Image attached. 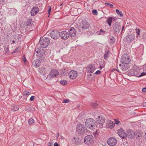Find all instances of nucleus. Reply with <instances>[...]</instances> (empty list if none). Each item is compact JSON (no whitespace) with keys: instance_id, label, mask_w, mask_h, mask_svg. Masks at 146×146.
I'll use <instances>...</instances> for the list:
<instances>
[{"instance_id":"1","label":"nucleus","mask_w":146,"mask_h":146,"mask_svg":"<svg viewBox=\"0 0 146 146\" xmlns=\"http://www.w3.org/2000/svg\"><path fill=\"white\" fill-rule=\"evenodd\" d=\"M96 127L102 128L105 122V118L102 116H99L96 119Z\"/></svg>"},{"instance_id":"2","label":"nucleus","mask_w":146,"mask_h":146,"mask_svg":"<svg viewBox=\"0 0 146 146\" xmlns=\"http://www.w3.org/2000/svg\"><path fill=\"white\" fill-rule=\"evenodd\" d=\"M85 125L86 127L91 129L94 127H96V125L95 122L94 120L92 118H89L86 119L85 122Z\"/></svg>"},{"instance_id":"3","label":"nucleus","mask_w":146,"mask_h":146,"mask_svg":"<svg viewBox=\"0 0 146 146\" xmlns=\"http://www.w3.org/2000/svg\"><path fill=\"white\" fill-rule=\"evenodd\" d=\"M50 43L49 38L47 37L40 38L39 43L42 48H45L47 47Z\"/></svg>"},{"instance_id":"4","label":"nucleus","mask_w":146,"mask_h":146,"mask_svg":"<svg viewBox=\"0 0 146 146\" xmlns=\"http://www.w3.org/2000/svg\"><path fill=\"white\" fill-rule=\"evenodd\" d=\"M86 128L85 127L84 125L80 124H78L76 129V132L78 134H84L86 132Z\"/></svg>"},{"instance_id":"5","label":"nucleus","mask_w":146,"mask_h":146,"mask_svg":"<svg viewBox=\"0 0 146 146\" xmlns=\"http://www.w3.org/2000/svg\"><path fill=\"white\" fill-rule=\"evenodd\" d=\"M121 60L122 64H129L131 60L130 57L128 55L124 54L121 56Z\"/></svg>"},{"instance_id":"6","label":"nucleus","mask_w":146,"mask_h":146,"mask_svg":"<svg viewBox=\"0 0 146 146\" xmlns=\"http://www.w3.org/2000/svg\"><path fill=\"white\" fill-rule=\"evenodd\" d=\"M94 139V137L92 135H88L84 138V143L86 144L89 145L93 142Z\"/></svg>"},{"instance_id":"7","label":"nucleus","mask_w":146,"mask_h":146,"mask_svg":"<svg viewBox=\"0 0 146 146\" xmlns=\"http://www.w3.org/2000/svg\"><path fill=\"white\" fill-rule=\"evenodd\" d=\"M140 70L137 67H134L133 69L130 70L129 71V74L131 76H134L137 77L139 76V73Z\"/></svg>"},{"instance_id":"8","label":"nucleus","mask_w":146,"mask_h":146,"mask_svg":"<svg viewBox=\"0 0 146 146\" xmlns=\"http://www.w3.org/2000/svg\"><path fill=\"white\" fill-rule=\"evenodd\" d=\"M35 54L39 57H42L45 55V51L43 49L37 48L35 50Z\"/></svg>"},{"instance_id":"9","label":"nucleus","mask_w":146,"mask_h":146,"mask_svg":"<svg viewBox=\"0 0 146 146\" xmlns=\"http://www.w3.org/2000/svg\"><path fill=\"white\" fill-rule=\"evenodd\" d=\"M113 28L116 33H119L121 29V27L119 23L117 22L113 24Z\"/></svg>"},{"instance_id":"10","label":"nucleus","mask_w":146,"mask_h":146,"mask_svg":"<svg viewBox=\"0 0 146 146\" xmlns=\"http://www.w3.org/2000/svg\"><path fill=\"white\" fill-rule=\"evenodd\" d=\"M59 33H60L56 30L52 31H50V35L52 38L56 39L58 38Z\"/></svg>"},{"instance_id":"11","label":"nucleus","mask_w":146,"mask_h":146,"mask_svg":"<svg viewBox=\"0 0 146 146\" xmlns=\"http://www.w3.org/2000/svg\"><path fill=\"white\" fill-rule=\"evenodd\" d=\"M118 134L122 139H125L127 137V133L122 129L121 128L118 130Z\"/></svg>"},{"instance_id":"12","label":"nucleus","mask_w":146,"mask_h":146,"mask_svg":"<svg viewBox=\"0 0 146 146\" xmlns=\"http://www.w3.org/2000/svg\"><path fill=\"white\" fill-rule=\"evenodd\" d=\"M81 26L83 29L86 30L89 28L90 23L87 21L84 20L82 22Z\"/></svg>"},{"instance_id":"13","label":"nucleus","mask_w":146,"mask_h":146,"mask_svg":"<svg viewBox=\"0 0 146 146\" xmlns=\"http://www.w3.org/2000/svg\"><path fill=\"white\" fill-rule=\"evenodd\" d=\"M59 36L62 39L66 40L69 37V34L66 31H62L59 33Z\"/></svg>"},{"instance_id":"14","label":"nucleus","mask_w":146,"mask_h":146,"mask_svg":"<svg viewBox=\"0 0 146 146\" xmlns=\"http://www.w3.org/2000/svg\"><path fill=\"white\" fill-rule=\"evenodd\" d=\"M135 38V36L133 34H128L126 37L125 39L129 43L133 41Z\"/></svg>"},{"instance_id":"15","label":"nucleus","mask_w":146,"mask_h":146,"mask_svg":"<svg viewBox=\"0 0 146 146\" xmlns=\"http://www.w3.org/2000/svg\"><path fill=\"white\" fill-rule=\"evenodd\" d=\"M68 75L70 78L74 79L77 76L78 73L76 71L71 70L68 73Z\"/></svg>"},{"instance_id":"16","label":"nucleus","mask_w":146,"mask_h":146,"mask_svg":"<svg viewBox=\"0 0 146 146\" xmlns=\"http://www.w3.org/2000/svg\"><path fill=\"white\" fill-rule=\"evenodd\" d=\"M39 9L38 7L34 6L31 9L30 12L31 15V16L35 15L39 12Z\"/></svg>"},{"instance_id":"17","label":"nucleus","mask_w":146,"mask_h":146,"mask_svg":"<svg viewBox=\"0 0 146 146\" xmlns=\"http://www.w3.org/2000/svg\"><path fill=\"white\" fill-rule=\"evenodd\" d=\"M117 143V140L115 138L111 137L108 140V143L110 145L113 146L115 145Z\"/></svg>"},{"instance_id":"18","label":"nucleus","mask_w":146,"mask_h":146,"mask_svg":"<svg viewBox=\"0 0 146 146\" xmlns=\"http://www.w3.org/2000/svg\"><path fill=\"white\" fill-rule=\"evenodd\" d=\"M59 74L58 70L55 69H52L49 73V75L52 77H56Z\"/></svg>"},{"instance_id":"19","label":"nucleus","mask_w":146,"mask_h":146,"mask_svg":"<svg viewBox=\"0 0 146 146\" xmlns=\"http://www.w3.org/2000/svg\"><path fill=\"white\" fill-rule=\"evenodd\" d=\"M120 69L123 71H125L127 70L130 68L129 65L128 64L123 63L121 65V64L119 65Z\"/></svg>"},{"instance_id":"20","label":"nucleus","mask_w":146,"mask_h":146,"mask_svg":"<svg viewBox=\"0 0 146 146\" xmlns=\"http://www.w3.org/2000/svg\"><path fill=\"white\" fill-rule=\"evenodd\" d=\"M69 35H70L71 37H74L75 36L76 34V30L73 27L70 28L69 30Z\"/></svg>"},{"instance_id":"21","label":"nucleus","mask_w":146,"mask_h":146,"mask_svg":"<svg viewBox=\"0 0 146 146\" xmlns=\"http://www.w3.org/2000/svg\"><path fill=\"white\" fill-rule=\"evenodd\" d=\"M95 69V66L92 64H90L87 67L88 72L89 73H93Z\"/></svg>"},{"instance_id":"22","label":"nucleus","mask_w":146,"mask_h":146,"mask_svg":"<svg viewBox=\"0 0 146 146\" xmlns=\"http://www.w3.org/2000/svg\"><path fill=\"white\" fill-rule=\"evenodd\" d=\"M106 126L108 128L112 129L115 126V123L111 120H108L106 123Z\"/></svg>"},{"instance_id":"23","label":"nucleus","mask_w":146,"mask_h":146,"mask_svg":"<svg viewBox=\"0 0 146 146\" xmlns=\"http://www.w3.org/2000/svg\"><path fill=\"white\" fill-rule=\"evenodd\" d=\"M40 62L39 60L36 59L32 62V65L36 68L38 67L40 65Z\"/></svg>"},{"instance_id":"24","label":"nucleus","mask_w":146,"mask_h":146,"mask_svg":"<svg viewBox=\"0 0 146 146\" xmlns=\"http://www.w3.org/2000/svg\"><path fill=\"white\" fill-rule=\"evenodd\" d=\"M127 137L131 139L133 138L134 135V132L132 130H129L127 132Z\"/></svg>"},{"instance_id":"25","label":"nucleus","mask_w":146,"mask_h":146,"mask_svg":"<svg viewBox=\"0 0 146 146\" xmlns=\"http://www.w3.org/2000/svg\"><path fill=\"white\" fill-rule=\"evenodd\" d=\"M72 141L73 143L77 145H79L81 143L80 139L78 137H74Z\"/></svg>"},{"instance_id":"26","label":"nucleus","mask_w":146,"mask_h":146,"mask_svg":"<svg viewBox=\"0 0 146 146\" xmlns=\"http://www.w3.org/2000/svg\"><path fill=\"white\" fill-rule=\"evenodd\" d=\"M33 22L31 19H28L25 23V26H27V27L28 26L30 27L32 26L33 24Z\"/></svg>"},{"instance_id":"27","label":"nucleus","mask_w":146,"mask_h":146,"mask_svg":"<svg viewBox=\"0 0 146 146\" xmlns=\"http://www.w3.org/2000/svg\"><path fill=\"white\" fill-rule=\"evenodd\" d=\"M60 72L63 75L65 76L68 73V70L64 68L62 69L61 70Z\"/></svg>"},{"instance_id":"28","label":"nucleus","mask_w":146,"mask_h":146,"mask_svg":"<svg viewBox=\"0 0 146 146\" xmlns=\"http://www.w3.org/2000/svg\"><path fill=\"white\" fill-rule=\"evenodd\" d=\"M31 94V92H29L27 90H24L23 92L24 95L25 96L27 97L29 95H30Z\"/></svg>"},{"instance_id":"29","label":"nucleus","mask_w":146,"mask_h":146,"mask_svg":"<svg viewBox=\"0 0 146 146\" xmlns=\"http://www.w3.org/2000/svg\"><path fill=\"white\" fill-rule=\"evenodd\" d=\"M112 21L113 18L112 17H110L107 19V21L109 26H110L111 25Z\"/></svg>"},{"instance_id":"30","label":"nucleus","mask_w":146,"mask_h":146,"mask_svg":"<svg viewBox=\"0 0 146 146\" xmlns=\"http://www.w3.org/2000/svg\"><path fill=\"white\" fill-rule=\"evenodd\" d=\"M105 54L104 56V58L105 59H107L108 57V55H109L110 52L109 51H105Z\"/></svg>"},{"instance_id":"31","label":"nucleus","mask_w":146,"mask_h":146,"mask_svg":"<svg viewBox=\"0 0 146 146\" xmlns=\"http://www.w3.org/2000/svg\"><path fill=\"white\" fill-rule=\"evenodd\" d=\"M135 31L137 35L136 36V38H138V37H140V29L138 28H136L135 29Z\"/></svg>"},{"instance_id":"32","label":"nucleus","mask_w":146,"mask_h":146,"mask_svg":"<svg viewBox=\"0 0 146 146\" xmlns=\"http://www.w3.org/2000/svg\"><path fill=\"white\" fill-rule=\"evenodd\" d=\"M20 49L21 47L19 46H18L14 50L12 53L18 52Z\"/></svg>"},{"instance_id":"33","label":"nucleus","mask_w":146,"mask_h":146,"mask_svg":"<svg viewBox=\"0 0 146 146\" xmlns=\"http://www.w3.org/2000/svg\"><path fill=\"white\" fill-rule=\"evenodd\" d=\"M35 122L34 120L32 118H31L28 121V123L30 125H32Z\"/></svg>"},{"instance_id":"34","label":"nucleus","mask_w":146,"mask_h":146,"mask_svg":"<svg viewBox=\"0 0 146 146\" xmlns=\"http://www.w3.org/2000/svg\"><path fill=\"white\" fill-rule=\"evenodd\" d=\"M60 83L62 85H66L67 84V82L66 80H62L60 81Z\"/></svg>"},{"instance_id":"35","label":"nucleus","mask_w":146,"mask_h":146,"mask_svg":"<svg viewBox=\"0 0 146 146\" xmlns=\"http://www.w3.org/2000/svg\"><path fill=\"white\" fill-rule=\"evenodd\" d=\"M19 106H15L14 107L11 108V110L13 111H16L19 110Z\"/></svg>"},{"instance_id":"36","label":"nucleus","mask_w":146,"mask_h":146,"mask_svg":"<svg viewBox=\"0 0 146 146\" xmlns=\"http://www.w3.org/2000/svg\"><path fill=\"white\" fill-rule=\"evenodd\" d=\"M91 105L92 107L94 108H96L98 106V104L96 102L92 103L91 104Z\"/></svg>"},{"instance_id":"37","label":"nucleus","mask_w":146,"mask_h":146,"mask_svg":"<svg viewBox=\"0 0 146 146\" xmlns=\"http://www.w3.org/2000/svg\"><path fill=\"white\" fill-rule=\"evenodd\" d=\"M114 121L115 123L118 125H120L121 124L120 122L116 119H114Z\"/></svg>"},{"instance_id":"38","label":"nucleus","mask_w":146,"mask_h":146,"mask_svg":"<svg viewBox=\"0 0 146 146\" xmlns=\"http://www.w3.org/2000/svg\"><path fill=\"white\" fill-rule=\"evenodd\" d=\"M92 13L95 15H98V11L96 10H93L92 11Z\"/></svg>"},{"instance_id":"39","label":"nucleus","mask_w":146,"mask_h":146,"mask_svg":"<svg viewBox=\"0 0 146 146\" xmlns=\"http://www.w3.org/2000/svg\"><path fill=\"white\" fill-rule=\"evenodd\" d=\"M146 74V73L144 72H142V73H141V74H140V73L139 72V76H138L137 77H140L141 76H143Z\"/></svg>"},{"instance_id":"40","label":"nucleus","mask_w":146,"mask_h":146,"mask_svg":"<svg viewBox=\"0 0 146 146\" xmlns=\"http://www.w3.org/2000/svg\"><path fill=\"white\" fill-rule=\"evenodd\" d=\"M105 32V31L103 30H102V29H101L100 30V33H98V34L99 35H103Z\"/></svg>"},{"instance_id":"41","label":"nucleus","mask_w":146,"mask_h":146,"mask_svg":"<svg viewBox=\"0 0 146 146\" xmlns=\"http://www.w3.org/2000/svg\"><path fill=\"white\" fill-rule=\"evenodd\" d=\"M70 100L69 99H64L63 100L62 102L64 103H66L70 102Z\"/></svg>"},{"instance_id":"42","label":"nucleus","mask_w":146,"mask_h":146,"mask_svg":"<svg viewBox=\"0 0 146 146\" xmlns=\"http://www.w3.org/2000/svg\"><path fill=\"white\" fill-rule=\"evenodd\" d=\"M118 15H120V17L123 16V14L122 12L120 11L117 13Z\"/></svg>"},{"instance_id":"43","label":"nucleus","mask_w":146,"mask_h":146,"mask_svg":"<svg viewBox=\"0 0 146 146\" xmlns=\"http://www.w3.org/2000/svg\"><path fill=\"white\" fill-rule=\"evenodd\" d=\"M105 4L106 5H109V6H110L111 8H112L113 7V5L108 3H106Z\"/></svg>"},{"instance_id":"44","label":"nucleus","mask_w":146,"mask_h":146,"mask_svg":"<svg viewBox=\"0 0 146 146\" xmlns=\"http://www.w3.org/2000/svg\"><path fill=\"white\" fill-rule=\"evenodd\" d=\"M5 52L6 53L9 52V49L8 47H6L4 49Z\"/></svg>"},{"instance_id":"45","label":"nucleus","mask_w":146,"mask_h":146,"mask_svg":"<svg viewBox=\"0 0 146 146\" xmlns=\"http://www.w3.org/2000/svg\"><path fill=\"white\" fill-rule=\"evenodd\" d=\"M35 97L34 96H31L30 98V100L31 101H34V100L35 99Z\"/></svg>"},{"instance_id":"46","label":"nucleus","mask_w":146,"mask_h":146,"mask_svg":"<svg viewBox=\"0 0 146 146\" xmlns=\"http://www.w3.org/2000/svg\"><path fill=\"white\" fill-rule=\"evenodd\" d=\"M110 40H111V43H113L115 41V39L113 37H112V38H111Z\"/></svg>"},{"instance_id":"47","label":"nucleus","mask_w":146,"mask_h":146,"mask_svg":"<svg viewBox=\"0 0 146 146\" xmlns=\"http://www.w3.org/2000/svg\"><path fill=\"white\" fill-rule=\"evenodd\" d=\"M101 72L100 70H98L95 73V74H100Z\"/></svg>"},{"instance_id":"48","label":"nucleus","mask_w":146,"mask_h":146,"mask_svg":"<svg viewBox=\"0 0 146 146\" xmlns=\"http://www.w3.org/2000/svg\"><path fill=\"white\" fill-rule=\"evenodd\" d=\"M49 8L48 9V13L49 14V15L50 12V11H51V8L50 6H49Z\"/></svg>"},{"instance_id":"49","label":"nucleus","mask_w":146,"mask_h":146,"mask_svg":"<svg viewBox=\"0 0 146 146\" xmlns=\"http://www.w3.org/2000/svg\"><path fill=\"white\" fill-rule=\"evenodd\" d=\"M142 91L143 92H146V87L142 89Z\"/></svg>"},{"instance_id":"50","label":"nucleus","mask_w":146,"mask_h":146,"mask_svg":"<svg viewBox=\"0 0 146 146\" xmlns=\"http://www.w3.org/2000/svg\"><path fill=\"white\" fill-rule=\"evenodd\" d=\"M54 146H59V145L57 143L55 142L54 144Z\"/></svg>"},{"instance_id":"51","label":"nucleus","mask_w":146,"mask_h":146,"mask_svg":"<svg viewBox=\"0 0 146 146\" xmlns=\"http://www.w3.org/2000/svg\"><path fill=\"white\" fill-rule=\"evenodd\" d=\"M143 69L145 71H146V64L143 66Z\"/></svg>"},{"instance_id":"52","label":"nucleus","mask_w":146,"mask_h":146,"mask_svg":"<svg viewBox=\"0 0 146 146\" xmlns=\"http://www.w3.org/2000/svg\"><path fill=\"white\" fill-rule=\"evenodd\" d=\"M112 18H113V21L114 20H116V17H113Z\"/></svg>"},{"instance_id":"53","label":"nucleus","mask_w":146,"mask_h":146,"mask_svg":"<svg viewBox=\"0 0 146 146\" xmlns=\"http://www.w3.org/2000/svg\"><path fill=\"white\" fill-rule=\"evenodd\" d=\"M115 11H116L117 13L118 12H119V10L117 9H116Z\"/></svg>"},{"instance_id":"54","label":"nucleus","mask_w":146,"mask_h":146,"mask_svg":"<svg viewBox=\"0 0 146 146\" xmlns=\"http://www.w3.org/2000/svg\"><path fill=\"white\" fill-rule=\"evenodd\" d=\"M124 26H123L122 27V31H121V34L123 32V29H124Z\"/></svg>"},{"instance_id":"55","label":"nucleus","mask_w":146,"mask_h":146,"mask_svg":"<svg viewBox=\"0 0 146 146\" xmlns=\"http://www.w3.org/2000/svg\"><path fill=\"white\" fill-rule=\"evenodd\" d=\"M143 105L145 107H146V102H144Z\"/></svg>"},{"instance_id":"56","label":"nucleus","mask_w":146,"mask_h":146,"mask_svg":"<svg viewBox=\"0 0 146 146\" xmlns=\"http://www.w3.org/2000/svg\"><path fill=\"white\" fill-rule=\"evenodd\" d=\"M23 60L25 62H26V58H23Z\"/></svg>"},{"instance_id":"57","label":"nucleus","mask_w":146,"mask_h":146,"mask_svg":"<svg viewBox=\"0 0 146 146\" xmlns=\"http://www.w3.org/2000/svg\"><path fill=\"white\" fill-rule=\"evenodd\" d=\"M100 69H101L103 67L101 65H100Z\"/></svg>"},{"instance_id":"58","label":"nucleus","mask_w":146,"mask_h":146,"mask_svg":"<svg viewBox=\"0 0 146 146\" xmlns=\"http://www.w3.org/2000/svg\"><path fill=\"white\" fill-rule=\"evenodd\" d=\"M48 146H52V145H51V143H49L48 145Z\"/></svg>"},{"instance_id":"59","label":"nucleus","mask_w":146,"mask_h":146,"mask_svg":"<svg viewBox=\"0 0 146 146\" xmlns=\"http://www.w3.org/2000/svg\"><path fill=\"white\" fill-rule=\"evenodd\" d=\"M12 43H15V41L14 40H13Z\"/></svg>"},{"instance_id":"60","label":"nucleus","mask_w":146,"mask_h":146,"mask_svg":"<svg viewBox=\"0 0 146 146\" xmlns=\"http://www.w3.org/2000/svg\"><path fill=\"white\" fill-rule=\"evenodd\" d=\"M117 70V71L119 72V71H118V70H117L116 69H114L113 70Z\"/></svg>"},{"instance_id":"61","label":"nucleus","mask_w":146,"mask_h":146,"mask_svg":"<svg viewBox=\"0 0 146 146\" xmlns=\"http://www.w3.org/2000/svg\"><path fill=\"white\" fill-rule=\"evenodd\" d=\"M57 134H58V136H59V134L58 133H57Z\"/></svg>"},{"instance_id":"62","label":"nucleus","mask_w":146,"mask_h":146,"mask_svg":"<svg viewBox=\"0 0 146 146\" xmlns=\"http://www.w3.org/2000/svg\"><path fill=\"white\" fill-rule=\"evenodd\" d=\"M137 136H138V137H139V135H138Z\"/></svg>"},{"instance_id":"63","label":"nucleus","mask_w":146,"mask_h":146,"mask_svg":"<svg viewBox=\"0 0 146 146\" xmlns=\"http://www.w3.org/2000/svg\"><path fill=\"white\" fill-rule=\"evenodd\" d=\"M90 75L91 76V74H90Z\"/></svg>"},{"instance_id":"64","label":"nucleus","mask_w":146,"mask_h":146,"mask_svg":"<svg viewBox=\"0 0 146 146\" xmlns=\"http://www.w3.org/2000/svg\"><path fill=\"white\" fill-rule=\"evenodd\" d=\"M145 135H146V133H145Z\"/></svg>"}]
</instances>
